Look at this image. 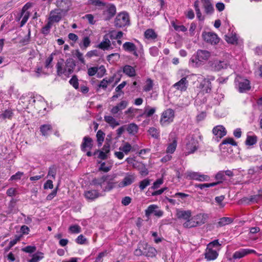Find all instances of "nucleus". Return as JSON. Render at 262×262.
Listing matches in <instances>:
<instances>
[{
  "label": "nucleus",
  "mask_w": 262,
  "mask_h": 262,
  "mask_svg": "<svg viewBox=\"0 0 262 262\" xmlns=\"http://www.w3.org/2000/svg\"><path fill=\"white\" fill-rule=\"evenodd\" d=\"M122 48L126 52L131 53L136 57L138 56V54L137 53V47L134 43L125 42L123 44Z\"/></svg>",
  "instance_id": "6ab92c4d"
},
{
  "label": "nucleus",
  "mask_w": 262,
  "mask_h": 262,
  "mask_svg": "<svg viewBox=\"0 0 262 262\" xmlns=\"http://www.w3.org/2000/svg\"><path fill=\"white\" fill-rule=\"evenodd\" d=\"M62 14V13L60 12V10L55 9L51 11L50 13L48 21L52 25L54 23L59 22L61 19Z\"/></svg>",
  "instance_id": "f3484780"
},
{
  "label": "nucleus",
  "mask_w": 262,
  "mask_h": 262,
  "mask_svg": "<svg viewBox=\"0 0 262 262\" xmlns=\"http://www.w3.org/2000/svg\"><path fill=\"white\" fill-rule=\"evenodd\" d=\"M225 40L227 42L231 44H235L237 43V38L236 36V34L234 33H230L227 34L225 36Z\"/></svg>",
  "instance_id": "e433bc0d"
},
{
  "label": "nucleus",
  "mask_w": 262,
  "mask_h": 262,
  "mask_svg": "<svg viewBox=\"0 0 262 262\" xmlns=\"http://www.w3.org/2000/svg\"><path fill=\"white\" fill-rule=\"evenodd\" d=\"M93 140L88 136H85L81 145V149L83 151L90 150L93 147Z\"/></svg>",
  "instance_id": "412c9836"
},
{
  "label": "nucleus",
  "mask_w": 262,
  "mask_h": 262,
  "mask_svg": "<svg viewBox=\"0 0 262 262\" xmlns=\"http://www.w3.org/2000/svg\"><path fill=\"white\" fill-rule=\"evenodd\" d=\"M261 201H262L261 194L252 195L250 198H245L242 200V202L246 203H258Z\"/></svg>",
  "instance_id": "a878e982"
},
{
  "label": "nucleus",
  "mask_w": 262,
  "mask_h": 262,
  "mask_svg": "<svg viewBox=\"0 0 262 262\" xmlns=\"http://www.w3.org/2000/svg\"><path fill=\"white\" fill-rule=\"evenodd\" d=\"M126 129L130 134H135L138 130V126L135 123H130L126 127Z\"/></svg>",
  "instance_id": "a19ab883"
},
{
  "label": "nucleus",
  "mask_w": 262,
  "mask_h": 262,
  "mask_svg": "<svg viewBox=\"0 0 262 262\" xmlns=\"http://www.w3.org/2000/svg\"><path fill=\"white\" fill-rule=\"evenodd\" d=\"M202 36L205 41L212 45H216L220 41L217 35L213 32H204Z\"/></svg>",
  "instance_id": "2eb2a0df"
},
{
  "label": "nucleus",
  "mask_w": 262,
  "mask_h": 262,
  "mask_svg": "<svg viewBox=\"0 0 262 262\" xmlns=\"http://www.w3.org/2000/svg\"><path fill=\"white\" fill-rule=\"evenodd\" d=\"M146 216L149 217L151 214H154L156 216L160 217L163 215V211L159 209L157 205L152 204L149 205L145 211Z\"/></svg>",
  "instance_id": "ddd939ff"
},
{
  "label": "nucleus",
  "mask_w": 262,
  "mask_h": 262,
  "mask_svg": "<svg viewBox=\"0 0 262 262\" xmlns=\"http://www.w3.org/2000/svg\"><path fill=\"white\" fill-rule=\"evenodd\" d=\"M176 216L179 219L184 220L187 221L190 219L191 211L189 210H184L182 209H177Z\"/></svg>",
  "instance_id": "aec40b11"
},
{
  "label": "nucleus",
  "mask_w": 262,
  "mask_h": 262,
  "mask_svg": "<svg viewBox=\"0 0 262 262\" xmlns=\"http://www.w3.org/2000/svg\"><path fill=\"white\" fill-rule=\"evenodd\" d=\"M116 12V7L113 5H108L105 6L103 11V17L105 20H109L112 18Z\"/></svg>",
  "instance_id": "dca6fc26"
},
{
  "label": "nucleus",
  "mask_w": 262,
  "mask_h": 262,
  "mask_svg": "<svg viewBox=\"0 0 262 262\" xmlns=\"http://www.w3.org/2000/svg\"><path fill=\"white\" fill-rule=\"evenodd\" d=\"M179 74L181 76H184L179 81L173 85V87L181 92L186 91L188 86V81L187 77L189 71L187 70H181L179 71Z\"/></svg>",
  "instance_id": "0eeeda50"
},
{
  "label": "nucleus",
  "mask_w": 262,
  "mask_h": 262,
  "mask_svg": "<svg viewBox=\"0 0 262 262\" xmlns=\"http://www.w3.org/2000/svg\"><path fill=\"white\" fill-rule=\"evenodd\" d=\"M257 138L255 135L254 136H247L246 140V144L247 145L251 146L253 145L257 142Z\"/></svg>",
  "instance_id": "37998d69"
},
{
  "label": "nucleus",
  "mask_w": 262,
  "mask_h": 262,
  "mask_svg": "<svg viewBox=\"0 0 262 262\" xmlns=\"http://www.w3.org/2000/svg\"><path fill=\"white\" fill-rule=\"evenodd\" d=\"M214 79L215 78L213 76H207L206 78H204L198 87L200 89L199 95L210 93L212 89L211 81L214 80Z\"/></svg>",
  "instance_id": "6e6552de"
},
{
  "label": "nucleus",
  "mask_w": 262,
  "mask_h": 262,
  "mask_svg": "<svg viewBox=\"0 0 262 262\" xmlns=\"http://www.w3.org/2000/svg\"><path fill=\"white\" fill-rule=\"evenodd\" d=\"M129 23V16L125 12L118 14L115 20V25L117 27L121 28L128 25Z\"/></svg>",
  "instance_id": "9b49d317"
},
{
  "label": "nucleus",
  "mask_w": 262,
  "mask_h": 262,
  "mask_svg": "<svg viewBox=\"0 0 262 262\" xmlns=\"http://www.w3.org/2000/svg\"><path fill=\"white\" fill-rule=\"evenodd\" d=\"M136 168H137L139 171L140 173L143 176H145L148 174V171L147 169L145 167V165L141 163H138V164L136 165Z\"/></svg>",
  "instance_id": "ea45409f"
},
{
  "label": "nucleus",
  "mask_w": 262,
  "mask_h": 262,
  "mask_svg": "<svg viewBox=\"0 0 262 262\" xmlns=\"http://www.w3.org/2000/svg\"><path fill=\"white\" fill-rule=\"evenodd\" d=\"M69 82L75 89H78V80L76 76H73L70 80Z\"/></svg>",
  "instance_id": "052dcab7"
},
{
  "label": "nucleus",
  "mask_w": 262,
  "mask_h": 262,
  "mask_svg": "<svg viewBox=\"0 0 262 262\" xmlns=\"http://www.w3.org/2000/svg\"><path fill=\"white\" fill-rule=\"evenodd\" d=\"M86 238L82 234L79 235L75 239L76 243L80 245L86 244Z\"/></svg>",
  "instance_id": "69168bd1"
},
{
  "label": "nucleus",
  "mask_w": 262,
  "mask_h": 262,
  "mask_svg": "<svg viewBox=\"0 0 262 262\" xmlns=\"http://www.w3.org/2000/svg\"><path fill=\"white\" fill-rule=\"evenodd\" d=\"M256 251L250 249H241L235 251L233 254V258L234 259H240L246 255L252 253H255Z\"/></svg>",
  "instance_id": "a211bd4d"
},
{
  "label": "nucleus",
  "mask_w": 262,
  "mask_h": 262,
  "mask_svg": "<svg viewBox=\"0 0 262 262\" xmlns=\"http://www.w3.org/2000/svg\"><path fill=\"white\" fill-rule=\"evenodd\" d=\"M52 24L48 21L47 24L42 28L41 33L46 36L49 34Z\"/></svg>",
  "instance_id": "864d4df0"
},
{
  "label": "nucleus",
  "mask_w": 262,
  "mask_h": 262,
  "mask_svg": "<svg viewBox=\"0 0 262 262\" xmlns=\"http://www.w3.org/2000/svg\"><path fill=\"white\" fill-rule=\"evenodd\" d=\"M211 56L210 53L205 50H198L189 60L190 64L198 68L204 64Z\"/></svg>",
  "instance_id": "7ed1b4c3"
},
{
  "label": "nucleus",
  "mask_w": 262,
  "mask_h": 262,
  "mask_svg": "<svg viewBox=\"0 0 262 262\" xmlns=\"http://www.w3.org/2000/svg\"><path fill=\"white\" fill-rule=\"evenodd\" d=\"M57 168L55 166L52 165L49 168L48 177H51L53 179H55V176L56 174Z\"/></svg>",
  "instance_id": "5fc2aeb1"
},
{
  "label": "nucleus",
  "mask_w": 262,
  "mask_h": 262,
  "mask_svg": "<svg viewBox=\"0 0 262 262\" xmlns=\"http://www.w3.org/2000/svg\"><path fill=\"white\" fill-rule=\"evenodd\" d=\"M132 149L131 145L128 142H124L119 148L120 151H122L125 155L128 154Z\"/></svg>",
  "instance_id": "4c0bfd02"
},
{
  "label": "nucleus",
  "mask_w": 262,
  "mask_h": 262,
  "mask_svg": "<svg viewBox=\"0 0 262 262\" xmlns=\"http://www.w3.org/2000/svg\"><path fill=\"white\" fill-rule=\"evenodd\" d=\"M84 196L87 200L93 201L100 196L99 193L95 190H90L84 192Z\"/></svg>",
  "instance_id": "cd10ccee"
},
{
  "label": "nucleus",
  "mask_w": 262,
  "mask_h": 262,
  "mask_svg": "<svg viewBox=\"0 0 262 262\" xmlns=\"http://www.w3.org/2000/svg\"><path fill=\"white\" fill-rule=\"evenodd\" d=\"M145 37L149 40H154L157 37V34L153 29H149L144 32Z\"/></svg>",
  "instance_id": "72a5a7b5"
},
{
  "label": "nucleus",
  "mask_w": 262,
  "mask_h": 262,
  "mask_svg": "<svg viewBox=\"0 0 262 262\" xmlns=\"http://www.w3.org/2000/svg\"><path fill=\"white\" fill-rule=\"evenodd\" d=\"M111 46V42L108 38V35L105 34L103 36L102 41L98 45V47L103 50H108L113 49Z\"/></svg>",
  "instance_id": "4be33fe9"
},
{
  "label": "nucleus",
  "mask_w": 262,
  "mask_h": 262,
  "mask_svg": "<svg viewBox=\"0 0 262 262\" xmlns=\"http://www.w3.org/2000/svg\"><path fill=\"white\" fill-rule=\"evenodd\" d=\"M200 172L192 171H187L185 173L186 179L198 181Z\"/></svg>",
  "instance_id": "473e14b6"
},
{
  "label": "nucleus",
  "mask_w": 262,
  "mask_h": 262,
  "mask_svg": "<svg viewBox=\"0 0 262 262\" xmlns=\"http://www.w3.org/2000/svg\"><path fill=\"white\" fill-rule=\"evenodd\" d=\"M75 67V64L72 59H67L64 62L63 59H60L56 65L57 74L59 76L64 75L66 77H69L73 73Z\"/></svg>",
  "instance_id": "f03ea898"
},
{
  "label": "nucleus",
  "mask_w": 262,
  "mask_h": 262,
  "mask_svg": "<svg viewBox=\"0 0 262 262\" xmlns=\"http://www.w3.org/2000/svg\"><path fill=\"white\" fill-rule=\"evenodd\" d=\"M148 133L152 137L157 138L159 136V132L155 127H150L148 129Z\"/></svg>",
  "instance_id": "0e129e2a"
},
{
  "label": "nucleus",
  "mask_w": 262,
  "mask_h": 262,
  "mask_svg": "<svg viewBox=\"0 0 262 262\" xmlns=\"http://www.w3.org/2000/svg\"><path fill=\"white\" fill-rule=\"evenodd\" d=\"M128 102L126 100H122L116 105L113 106L111 110V112L113 114H116L118 112L125 109L128 105Z\"/></svg>",
  "instance_id": "5701e85b"
},
{
  "label": "nucleus",
  "mask_w": 262,
  "mask_h": 262,
  "mask_svg": "<svg viewBox=\"0 0 262 262\" xmlns=\"http://www.w3.org/2000/svg\"><path fill=\"white\" fill-rule=\"evenodd\" d=\"M91 43V40L89 37L85 36L83 38L82 41L79 43V46L82 50H85Z\"/></svg>",
  "instance_id": "c03bdc74"
},
{
  "label": "nucleus",
  "mask_w": 262,
  "mask_h": 262,
  "mask_svg": "<svg viewBox=\"0 0 262 262\" xmlns=\"http://www.w3.org/2000/svg\"><path fill=\"white\" fill-rule=\"evenodd\" d=\"M96 137L99 146H101L104 141V134L101 130H99L97 133Z\"/></svg>",
  "instance_id": "603ef678"
},
{
  "label": "nucleus",
  "mask_w": 262,
  "mask_h": 262,
  "mask_svg": "<svg viewBox=\"0 0 262 262\" xmlns=\"http://www.w3.org/2000/svg\"><path fill=\"white\" fill-rule=\"evenodd\" d=\"M100 70V71L104 74L105 72V69L104 66H101L99 68L97 67H91L88 69V74L90 76H93L95 75L98 70Z\"/></svg>",
  "instance_id": "c756f323"
},
{
  "label": "nucleus",
  "mask_w": 262,
  "mask_h": 262,
  "mask_svg": "<svg viewBox=\"0 0 262 262\" xmlns=\"http://www.w3.org/2000/svg\"><path fill=\"white\" fill-rule=\"evenodd\" d=\"M233 222L232 218L223 217L221 218L217 222V227H221L231 223Z\"/></svg>",
  "instance_id": "c9c22d12"
},
{
  "label": "nucleus",
  "mask_w": 262,
  "mask_h": 262,
  "mask_svg": "<svg viewBox=\"0 0 262 262\" xmlns=\"http://www.w3.org/2000/svg\"><path fill=\"white\" fill-rule=\"evenodd\" d=\"M135 179L136 177L134 173H126L124 178L121 181L116 182L117 183L116 187L122 188L130 185L134 182Z\"/></svg>",
  "instance_id": "f8f14e48"
},
{
  "label": "nucleus",
  "mask_w": 262,
  "mask_h": 262,
  "mask_svg": "<svg viewBox=\"0 0 262 262\" xmlns=\"http://www.w3.org/2000/svg\"><path fill=\"white\" fill-rule=\"evenodd\" d=\"M113 81L112 79H109L108 80H107L106 78L103 79L101 81L99 84V87L103 89H105L108 83H111Z\"/></svg>",
  "instance_id": "4d7b16f0"
},
{
  "label": "nucleus",
  "mask_w": 262,
  "mask_h": 262,
  "mask_svg": "<svg viewBox=\"0 0 262 262\" xmlns=\"http://www.w3.org/2000/svg\"><path fill=\"white\" fill-rule=\"evenodd\" d=\"M220 184V182H213L211 183H204V184H195L194 187L195 188H199L203 190L205 188H209L211 187H214L217 185Z\"/></svg>",
  "instance_id": "f704fd0d"
},
{
  "label": "nucleus",
  "mask_w": 262,
  "mask_h": 262,
  "mask_svg": "<svg viewBox=\"0 0 262 262\" xmlns=\"http://www.w3.org/2000/svg\"><path fill=\"white\" fill-rule=\"evenodd\" d=\"M69 231L71 233L77 234L81 231V228L78 225H73L69 228Z\"/></svg>",
  "instance_id": "09e8293b"
},
{
  "label": "nucleus",
  "mask_w": 262,
  "mask_h": 262,
  "mask_svg": "<svg viewBox=\"0 0 262 262\" xmlns=\"http://www.w3.org/2000/svg\"><path fill=\"white\" fill-rule=\"evenodd\" d=\"M209 215L207 213H200L191 217L188 221L183 223L185 228H190L201 226L207 222Z\"/></svg>",
  "instance_id": "20e7f679"
},
{
  "label": "nucleus",
  "mask_w": 262,
  "mask_h": 262,
  "mask_svg": "<svg viewBox=\"0 0 262 262\" xmlns=\"http://www.w3.org/2000/svg\"><path fill=\"white\" fill-rule=\"evenodd\" d=\"M154 85L153 81L150 78H148L144 84L143 86V90L145 92H149L152 89Z\"/></svg>",
  "instance_id": "79ce46f5"
},
{
  "label": "nucleus",
  "mask_w": 262,
  "mask_h": 262,
  "mask_svg": "<svg viewBox=\"0 0 262 262\" xmlns=\"http://www.w3.org/2000/svg\"><path fill=\"white\" fill-rule=\"evenodd\" d=\"M43 257V254L41 252H37L33 255L32 258L29 260V262H38Z\"/></svg>",
  "instance_id": "8fccbe9b"
},
{
  "label": "nucleus",
  "mask_w": 262,
  "mask_h": 262,
  "mask_svg": "<svg viewBox=\"0 0 262 262\" xmlns=\"http://www.w3.org/2000/svg\"><path fill=\"white\" fill-rule=\"evenodd\" d=\"M235 82L236 86L240 93L246 92L251 88L249 81L241 77H237Z\"/></svg>",
  "instance_id": "9d476101"
},
{
  "label": "nucleus",
  "mask_w": 262,
  "mask_h": 262,
  "mask_svg": "<svg viewBox=\"0 0 262 262\" xmlns=\"http://www.w3.org/2000/svg\"><path fill=\"white\" fill-rule=\"evenodd\" d=\"M174 117V111L171 108H168L164 111L161 116L160 123L162 126H166L173 121Z\"/></svg>",
  "instance_id": "1a4fd4ad"
},
{
  "label": "nucleus",
  "mask_w": 262,
  "mask_h": 262,
  "mask_svg": "<svg viewBox=\"0 0 262 262\" xmlns=\"http://www.w3.org/2000/svg\"><path fill=\"white\" fill-rule=\"evenodd\" d=\"M177 146V141L173 140L172 143L168 144L166 149V152L167 154H172L175 151Z\"/></svg>",
  "instance_id": "de8ad7c7"
},
{
  "label": "nucleus",
  "mask_w": 262,
  "mask_h": 262,
  "mask_svg": "<svg viewBox=\"0 0 262 262\" xmlns=\"http://www.w3.org/2000/svg\"><path fill=\"white\" fill-rule=\"evenodd\" d=\"M52 129V127L51 125L47 124H43L40 126V131L41 133V135L43 136H47L49 135V133Z\"/></svg>",
  "instance_id": "2f4dec72"
},
{
  "label": "nucleus",
  "mask_w": 262,
  "mask_h": 262,
  "mask_svg": "<svg viewBox=\"0 0 262 262\" xmlns=\"http://www.w3.org/2000/svg\"><path fill=\"white\" fill-rule=\"evenodd\" d=\"M212 132L216 138L220 139L225 136L227 134L226 128L222 125H217L214 127Z\"/></svg>",
  "instance_id": "b1692460"
},
{
  "label": "nucleus",
  "mask_w": 262,
  "mask_h": 262,
  "mask_svg": "<svg viewBox=\"0 0 262 262\" xmlns=\"http://www.w3.org/2000/svg\"><path fill=\"white\" fill-rule=\"evenodd\" d=\"M199 1H196L194 3V7L196 12V17L199 20H203L204 17L202 16L200 7H199Z\"/></svg>",
  "instance_id": "58836bf2"
},
{
  "label": "nucleus",
  "mask_w": 262,
  "mask_h": 262,
  "mask_svg": "<svg viewBox=\"0 0 262 262\" xmlns=\"http://www.w3.org/2000/svg\"><path fill=\"white\" fill-rule=\"evenodd\" d=\"M29 16L30 13L29 12H21V16L23 17V18L20 23V27H23L26 23L29 17Z\"/></svg>",
  "instance_id": "bf43d9fd"
},
{
  "label": "nucleus",
  "mask_w": 262,
  "mask_h": 262,
  "mask_svg": "<svg viewBox=\"0 0 262 262\" xmlns=\"http://www.w3.org/2000/svg\"><path fill=\"white\" fill-rule=\"evenodd\" d=\"M120 58V55L118 53H113L107 56V60L110 63H113L118 61Z\"/></svg>",
  "instance_id": "a18cd8bd"
},
{
  "label": "nucleus",
  "mask_w": 262,
  "mask_h": 262,
  "mask_svg": "<svg viewBox=\"0 0 262 262\" xmlns=\"http://www.w3.org/2000/svg\"><path fill=\"white\" fill-rule=\"evenodd\" d=\"M112 165L110 163H106L103 162L101 164L99 167V170L104 172H107L109 171L112 168Z\"/></svg>",
  "instance_id": "3c124183"
},
{
  "label": "nucleus",
  "mask_w": 262,
  "mask_h": 262,
  "mask_svg": "<svg viewBox=\"0 0 262 262\" xmlns=\"http://www.w3.org/2000/svg\"><path fill=\"white\" fill-rule=\"evenodd\" d=\"M56 5L57 7L56 10H60V12L63 14L66 13L71 6V2L70 0H56Z\"/></svg>",
  "instance_id": "4468645a"
},
{
  "label": "nucleus",
  "mask_w": 262,
  "mask_h": 262,
  "mask_svg": "<svg viewBox=\"0 0 262 262\" xmlns=\"http://www.w3.org/2000/svg\"><path fill=\"white\" fill-rule=\"evenodd\" d=\"M53 60V54H51L46 60L45 67L46 68H50L52 67V62Z\"/></svg>",
  "instance_id": "774afa93"
},
{
  "label": "nucleus",
  "mask_w": 262,
  "mask_h": 262,
  "mask_svg": "<svg viewBox=\"0 0 262 262\" xmlns=\"http://www.w3.org/2000/svg\"><path fill=\"white\" fill-rule=\"evenodd\" d=\"M171 24L174 30L177 31L185 32L187 30V28H186L184 26L177 25L173 21L171 23Z\"/></svg>",
  "instance_id": "e2e57ef3"
},
{
  "label": "nucleus",
  "mask_w": 262,
  "mask_h": 262,
  "mask_svg": "<svg viewBox=\"0 0 262 262\" xmlns=\"http://www.w3.org/2000/svg\"><path fill=\"white\" fill-rule=\"evenodd\" d=\"M199 137L194 135H189L186 141V155H189L194 152L199 147Z\"/></svg>",
  "instance_id": "423d86ee"
},
{
  "label": "nucleus",
  "mask_w": 262,
  "mask_h": 262,
  "mask_svg": "<svg viewBox=\"0 0 262 262\" xmlns=\"http://www.w3.org/2000/svg\"><path fill=\"white\" fill-rule=\"evenodd\" d=\"M13 116V112L11 110H6L0 114V117L3 119H11Z\"/></svg>",
  "instance_id": "6e6d98bb"
},
{
  "label": "nucleus",
  "mask_w": 262,
  "mask_h": 262,
  "mask_svg": "<svg viewBox=\"0 0 262 262\" xmlns=\"http://www.w3.org/2000/svg\"><path fill=\"white\" fill-rule=\"evenodd\" d=\"M104 119V121L113 128L119 125V123L111 116H105Z\"/></svg>",
  "instance_id": "7c9ffc66"
},
{
  "label": "nucleus",
  "mask_w": 262,
  "mask_h": 262,
  "mask_svg": "<svg viewBox=\"0 0 262 262\" xmlns=\"http://www.w3.org/2000/svg\"><path fill=\"white\" fill-rule=\"evenodd\" d=\"M157 250L153 247H149L148 249L147 253L146 254V256L147 257H155L157 254Z\"/></svg>",
  "instance_id": "338daca9"
},
{
  "label": "nucleus",
  "mask_w": 262,
  "mask_h": 262,
  "mask_svg": "<svg viewBox=\"0 0 262 262\" xmlns=\"http://www.w3.org/2000/svg\"><path fill=\"white\" fill-rule=\"evenodd\" d=\"M150 184V180L148 179H144L139 183V188L141 190H144Z\"/></svg>",
  "instance_id": "680f3d73"
},
{
  "label": "nucleus",
  "mask_w": 262,
  "mask_h": 262,
  "mask_svg": "<svg viewBox=\"0 0 262 262\" xmlns=\"http://www.w3.org/2000/svg\"><path fill=\"white\" fill-rule=\"evenodd\" d=\"M115 178V176L104 175L101 177L94 179L91 184L96 187L100 186L104 191H108L116 186L117 183L114 180Z\"/></svg>",
  "instance_id": "f257e3e1"
},
{
  "label": "nucleus",
  "mask_w": 262,
  "mask_h": 262,
  "mask_svg": "<svg viewBox=\"0 0 262 262\" xmlns=\"http://www.w3.org/2000/svg\"><path fill=\"white\" fill-rule=\"evenodd\" d=\"M229 63L226 61L215 60L212 63V67L215 71H220L226 69Z\"/></svg>",
  "instance_id": "bb28decb"
},
{
  "label": "nucleus",
  "mask_w": 262,
  "mask_h": 262,
  "mask_svg": "<svg viewBox=\"0 0 262 262\" xmlns=\"http://www.w3.org/2000/svg\"><path fill=\"white\" fill-rule=\"evenodd\" d=\"M123 72L129 77H134L136 75L135 68L129 65H125L123 68Z\"/></svg>",
  "instance_id": "c85d7f7f"
},
{
  "label": "nucleus",
  "mask_w": 262,
  "mask_h": 262,
  "mask_svg": "<svg viewBox=\"0 0 262 262\" xmlns=\"http://www.w3.org/2000/svg\"><path fill=\"white\" fill-rule=\"evenodd\" d=\"M220 249L221 244L218 240H214L209 243L207 246L205 253V258L208 261L215 260L219 255L218 252Z\"/></svg>",
  "instance_id": "39448f33"
},
{
  "label": "nucleus",
  "mask_w": 262,
  "mask_h": 262,
  "mask_svg": "<svg viewBox=\"0 0 262 262\" xmlns=\"http://www.w3.org/2000/svg\"><path fill=\"white\" fill-rule=\"evenodd\" d=\"M155 112L156 108L150 107L149 106H146L145 107L143 115H145L146 117H149L151 116Z\"/></svg>",
  "instance_id": "49530a36"
},
{
  "label": "nucleus",
  "mask_w": 262,
  "mask_h": 262,
  "mask_svg": "<svg viewBox=\"0 0 262 262\" xmlns=\"http://www.w3.org/2000/svg\"><path fill=\"white\" fill-rule=\"evenodd\" d=\"M25 101H28L29 104L33 105L36 101L34 98L27 96H22L20 99V102L24 103Z\"/></svg>",
  "instance_id": "13d9d810"
},
{
  "label": "nucleus",
  "mask_w": 262,
  "mask_h": 262,
  "mask_svg": "<svg viewBox=\"0 0 262 262\" xmlns=\"http://www.w3.org/2000/svg\"><path fill=\"white\" fill-rule=\"evenodd\" d=\"M205 12L207 14H212L214 11L213 7L211 3V0H201Z\"/></svg>",
  "instance_id": "393cba45"
}]
</instances>
